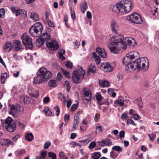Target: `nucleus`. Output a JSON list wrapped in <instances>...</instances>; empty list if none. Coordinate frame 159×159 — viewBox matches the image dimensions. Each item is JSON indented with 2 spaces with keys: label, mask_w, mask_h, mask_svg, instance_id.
<instances>
[{
  "label": "nucleus",
  "mask_w": 159,
  "mask_h": 159,
  "mask_svg": "<svg viewBox=\"0 0 159 159\" xmlns=\"http://www.w3.org/2000/svg\"><path fill=\"white\" fill-rule=\"evenodd\" d=\"M109 40L111 42L108 44V47L111 52L114 54L117 53L118 51L120 49H126L127 43L132 47H134L136 44L134 39L130 37L124 38L121 34L111 37Z\"/></svg>",
  "instance_id": "f257e3e1"
},
{
  "label": "nucleus",
  "mask_w": 159,
  "mask_h": 159,
  "mask_svg": "<svg viewBox=\"0 0 159 159\" xmlns=\"http://www.w3.org/2000/svg\"><path fill=\"white\" fill-rule=\"evenodd\" d=\"M110 9L116 12L128 13L132 8V3L129 0H122L116 5H111Z\"/></svg>",
  "instance_id": "f03ea898"
},
{
  "label": "nucleus",
  "mask_w": 159,
  "mask_h": 159,
  "mask_svg": "<svg viewBox=\"0 0 159 159\" xmlns=\"http://www.w3.org/2000/svg\"><path fill=\"white\" fill-rule=\"evenodd\" d=\"M52 75L50 71L44 67H41L37 72L36 76L34 77L33 82L38 84H41L51 78Z\"/></svg>",
  "instance_id": "7ed1b4c3"
},
{
  "label": "nucleus",
  "mask_w": 159,
  "mask_h": 159,
  "mask_svg": "<svg viewBox=\"0 0 159 159\" xmlns=\"http://www.w3.org/2000/svg\"><path fill=\"white\" fill-rule=\"evenodd\" d=\"M78 70L74 71L72 73V79L73 83L76 84L80 83L84 77L85 71L82 69L81 66L79 67Z\"/></svg>",
  "instance_id": "20e7f679"
},
{
  "label": "nucleus",
  "mask_w": 159,
  "mask_h": 159,
  "mask_svg": "<svg viewBox=\"0 0 159 159\" xmlns=\"http://www.w3.org/2000/svg\"><path fill=\"white\" fill-rule=\"evenodd\" d=\"M43 27L40 22H37L34 24L29 30V32L32 36L37 37L39 36L42 32Z\"/></svg>",
  "instance_id": "39448f33"
},
{
  "label": "nucleus",
  "mask_w": 159,
  "mask_h": 159,
  "mask_svg": "<svg viewBox=\"0 0 159 159\" xmlns=\"http://www.w3.org/2000/svg\"><path fill=\"white\" fill-rule=\"evenodd\" d=\"M3 125L6 130L9 132H13L16 129L15 121L10 117H7L5 120Z\"/></svg>",
  "instance_id": "423d86ee"
},
{
  "label": "nucleus",
  "mask_w": 159,
  "mask_h": 159,
  "mask_svg": "<svg viewBox=\"0 0 159 159\" xmlns=\"http://www.w3.org/2000/svg\"><path fill=\"white\" fill-rule=\"evenodd\" d=\"M126 20L133 23L141 24L143 22V20L140 16L137 13H134L126 17Z\"/></svg>",
  "instance_id": "0eeeda50"
},
{
  "label": "nucleus",
  "mask_w": 159,
  "mask_h": 159,
  "mask_svg": "<svg viewBox=\"0 0 159 159\" xmlns=\"http://www.w3.org/2000/svg\"><path fill=\"white\" fill-rule=\"evenodd\" d=\"M146 63L148 64V59L146 57L138 59L135 60L134 62L135 68L138 70L144 68L145 66Z\"/></svg>",
  "instance_id": "6e6552de"
},
{
  "label": "nucleus",
  "mask_w": 159,
  "mask_h": 159,
  "mask_svg": "<svg viewBox=\"0 0 159 159\" xmlns=\"http://www.w3.org/2000/svg\"><path fill=\"white\" fill-rule=\"evenodd\" d=\"M23 111V108L19 105H17L16 107L14 105H11L10 109L8 113L12 115L15 117H16L19 112L22 113Z\"/></svg>",
  "instance_id": "1a4fd4ad"
},
{
  "label": "nucleus",
  "mask_w": 159,
  "mask_h": 159,
  "mask_svg": "<svg viewBox=\"0 0 159 159\" xmlns=\"http://www.w3.org/2000/svg\"><path fill=\"white\" fill-rule=\"evenodd\" d=\"M23 43L27 48H31L33 47L32 39L31 38L26 34H24L21 37Z\"/></svg>",
  "instance_id": "9d476101"
},
{
  "label": "nucleus",
  "mask_w": 159,
  "mask_h": 159,
  "mask_svg": "<svg viewBox=\"0 0 159 159\" xmlns=\"http://www.w3.org/2000/svg\"><path fill=\"white\" fill-rule=\"evenodd\" d=\"M84 97L83 98L84 102L88 104L91 102L92 94L90 90L87 89H84L83 90Z\"/></svg>",
  "instance_id": "9b49d317"
},
{
  "label": "nucleus",
  "mask_w": 159,
  "mask_h": 159,
  "mask_svg": "<svg viewBox=\"0 0 159 159\" xmlns=\"http://www.w3.org/2000/svg\"><path fill=\"white\" fill-rule=\"evenodd\" d=\"M46 44L47 47L52 50H56L59 47L58 42L55 40L48 41Z\"/></svg>",
  "instance_id": "f8f14e48"
},
{
  "label": "nucleus",
  "mask_w": 159,
  "mask_h": 159,
  "mask_svg": "<svg viewBox=\"0 0 159 159\" xmlns=\"http://www.w3.org/2000/svg\"><path fill=\"white\" fill-rule=\"evenodd\" d=\"M110 28L112 32L115 34H117L119 30V25L115 20H111Z\"/></svg>",
  "instance_id": "ddd939ff"
},
{
  "label": "nucleus",
  "mask_w": 159,
  "mask_h": 159,
  "mask_svg": "<svg viewBox=\"0 0 159 159\" xmlns=\"http://www.w3.org/2000/svg\"><path fill=\"white\" fill-rule=\"evenodd\" d=\"M101 69L106 72H109L113 70V68L108 62L103 63L101 64Z\"/></svg>",
  "instance_id": "4468645a"
},
{
  "label": "nucleus",
  "mask_w": 159,
  "mask_h": 159,
  "mask_svg": "<svg viewBox=\"0 0 159 159\" xmlns=\"http://www.w3.org/2000/svg\"><path fill=\"white\" fill-rule=\"evenodd\" d=\"M0 142L2 145L3 146H9L11 145L12 146L14 145V143L9 139H1Z\"/></svg>",
  "instance_id": "2eb2a0df"
},
{
  "label": "nucleus",
  "mask_w": 159,
  "mask_h": 159,
  "mask_svg": "<svg viewBox=\"0 0 159 159\" xmlns=\"http://www.w3.org/2000/svg\"><path fill=\"white\" fill-rule=\"evenodd\" d=\"M132 61L133 59H138L139 57V54L136 52H130L127 54Z\"/></svg>",
  "instance_id": "dca6fc26"
},
{
  "label": "nucleus",
  "mask_w": 159,
  "mask_h": 159,
  "mask_svg": "<svg viewBox=\"0 0 159 159\" xmlns=\"http://www.w3.org/2000/svg\"><path fill=\"white\" fill-rule=\"evenodd\" d=\"M96 52L102 57L105 58L107 57V54L105 50L102 48L99 47L96 48Z\"/></svg>",
  "instance_id": "f3484780"
},
{
  "label": "nucleus",
  "mask_w": 159,
  "mask_h": 159,
  "mask_svg": "<svg viewBox=\"0 0 159 159\" xmlns=\"http://www.w3.org/2000/svg\"><path fill=\"white\" fill-rule=\"evenodd\" d=\"M11 10L14 13H15L16 16H18L20 13H23L24 14H26V11L23 9H19L16 8L14 7H11Z\"/></svg>",
  "instance_id": "a211bd4d"
},
{
  "label": "nucleus",
  "mask_w": 159,
  "mask_h": 159,
  "mask_svg": "<svg viewBox=\"0 0 159 159\" xmlns=\"http://www.w3.org/2000/svg\"><path fill=\"white\" fill-rule=\"evenodd\" d=\"M80 7L81 12L83 14L84 13L88 8V4L87 2L84 1V2L81 3Z\"/></svg>",
  "instance_id": "6ab92c4d"
},
{
  "label": "nucleus",
  "mask_w": 159,
  "mask_h": 159,
  "mask_svg": "<svg viewBox=\"0 0 159 159\" xmlns=\"http://www.w3.org/2000/svg\"><path fill=\"white\" fill-rule=\"evenodd\" d=\"M14 45L15 50L18 51L22 48H23L22 46L20 44V42L18 40H15L14 41Z\"/></svg>",
  "instance_id": "aec40b11"
},
{
  "label": "nucleus",
  "mask_w": 159,
  "mask_h": 159,
  "mask_svg": "<svg viewBox=\"0 0 159 159\" xmlns=\"http://www.w3.org/2000/svg\"><path fill=\"white\" fill-rule=\"evenodd\" d=\"M80 118L79 115H75L74 116L73 123V127L74 129H76L79 124Z\"/></svg>",
  "instance_id": "412c9836"
},
{
  "label": "nucleus",
  "mask_w": 159,
  "mask_h": 159,
  "mask_svg": "<svg viewBox=\"0 0 159 159\" xmlns=\"http://www.w3.org/2000/svg\"><path fill=\"white\" fill-rule=\"evenodd\" d=\"M122 61L123 63L125 65L132 63V62L134 63V62L131 60L130 57L127 54L126 56L123 58Z\"/></svg>",
  "instance_id": "4be33fe9"
},
{
  "label": "nucleus",
  "mask_w": 159,
  "mask_h": 159,
  "mask_svg": "<svg viewBox=\"0 0 159 159\" xmlns=\"http://www.w3.org/2000/svg\"><path fill=\"white\" fill-rule=\"evenodd\" d=\"M96 70V66L94 65L91 64L88 70V73L89 75H91L95 73Z\"/></svg>",
  "instance_id": "5701e85b"
},
{
  "label": "nucleus",
  "mask_w": 159,
  "mask_h": 159,
  "mask_svg": "<svg viewBox=\"0 0 159 159\" xmlns=\"http://www.w3.org/2000/svg\"><path fill=\"white\" fill-rule=\"evenodd\" d=\"M29 93L32 97L38 98L39 96V92L38 90H36L34 89L32 90L31 91H29Z\"/></svg>",
  "instance_id": "b1692460"
},
{
  "label": "nucleus",
  "mask_w": 159,
  "mask_h": 159,
  "mask_svg": "<svg viewBox=\"0 0 159 159\" xmlns=\"http://www.w3.org/2000/svg\"><path fill=\"white\" fill-rule=\"evenodd\" d=\"M30 17L32 20L34 22L36 21L39 20V15L34 12L31 13Z\"/></svg>",
  "instance_id": "393cba45"
},
{
  "label": "nucleus",
  "mask_w": 159,
  "mask_h": 159,
  "mask_svg": "<svg viewBox=\"0 0 159 159\" xmlns=\"http://www.w3.org/2000/svg\"><path fill=\"white\" fill-rule=\"evenodd\" d=\"M126 65V66L125 69L126 70L131 71L136 69L134 63H133V64L131 63Z\"/></svg>",
  "instance_id": "a878e982"
},
{
  "label": "nucleus",
  "mask_w": 159,
  "mask_h": 159,
  "mask_svg": "<svg viewBox=\"0 0 159 159\" xmlns=\"http://www.w3.org/2000/svg\"><path fill=\"white\" fill-rule=\"evenodd\" d=\"M40 37L45 42L46 41H48L50 39V35L48 33H44Z\"/></svg>",
  "instance_id": "bb28decb"
},
{
  "label": "nucleus",
  "mask_w": 159,
  "mask_h": 159,
  "mask_svg": "<svg viewBox=\"0 0 159 159\" xmlns=\"http://www.w3.org/2000/svg\"><path fill=\"white\" fill-rule=\"evenodd\" d=\"M93 57L94 59L95 62L97 64H99L101 61L100 57L97 55L95 52L93 53Z\"/></svg>",
  "instance_id": "cd10ccee"
},
{
  "label": "nucleus",
  "mask_w": 159,
  "mask_h": 159,
  "mask_svg": "<svg viewBox=\"0 0 159 159\" xmlns=\"http://www.w3.org/2000/svg\"><path fill=\"white\" fill-rule=\"evenodd\" d=\"M4 52H9L11 49V43L9 42L7 43L3 47Z\"/></svg>",
  "instance_id": "c85d7f7f"
},
{
  "label": "nucleus",
  "mask_w": 159,
  "mask_h": 159,
  "mask_svg": "<svg viewBox=\"0 0 159 159\" xmlns=\"http://www.w3.org/2000/svg\"><path fill=\"white\" fill-rule=\"evenodd\" d=\"M114 103L117 105L122 107L123 106L124 104V100L122 98V97H120L118 99L115 101Z\"/></svg>",
  "instance_id": "c756f323"
},
{
  "label": "nucleus",
  "mask_w": 159,
  "mask_h": 159,
  "mask_svg": "<svg viewBox=\"0 0 159 159\" xmlns=\"http://www.w3.org/2000/svg\"><path fill=\"white\" fill-rule=\"evenodd\" d=\"M7 77V74L6 72L1 74V80L2 84H4L5 83V80Z\"/></svg>",
  "instance_id": "7c9ffc66"
},
{
  "label": "nucleus",
  "mask_w": 159,
  "mask_h": 159,
  "mask_svg": "<svg viewBox=\"0 0 159 159\" xmlns=\"http://www.w3.org/2000/svg\"><path fill=\"white\" fill-rule=\"evenodd\" d=\"M100 86L103 87H108L110 86L109 82L106 80H102L99 81Z\"/></svg>",
  "instance_id": "2f4dec72"
},
{
  "label": "nucleus",
  "mask_w": 159,
  "mask_h": 159,
  "mask_svg": "<svg viewBox=\"0 0 159 159\" xmlns=\"http://www.w3.org/2000/svg\"><path fill=\"white\" fill-rule=\"evenodd\" d=\"M119 155V153L116 151H112L110 153V157L113 159H115Z\"/></svg>",
  "instance_id": "473e14b6"
},
{
  "label": "nucleus",
  "mask_w": 159,
  "mask_h": 159,
  "mask_svg": "<svg viewBox=\"0 0 159 159\" xmlns=\"http://www.w3.org/2000/svg\"><path fill=\"white\" fill-rule=\"evenodd\" d=\"M45 43V42L41 38H38L36 41V44L37 46L40 47L42 45Z\"/></svg>",
  "instance_id": "72a5a7b5"
},
{
  "label": "nucleus",
  "mask_w": 159,
  "mask_h": 159,
  "mask_svg": "<svg viewBox=\"0 0 159 159\" xmlns=\"http://www.w3.org/2000/svg\"><path fill=\"white\" fill-rule=\"evenodd\" d=\"M48 84L50 87L54 88L57 85V83L56 80H52L49 81Z\"/></svg>",
  "instance_id": "f704fd0d"
},
{
  "label": "nucleus",
  "mask_w": 159,
  "mask_h": 159,
  "mask_svg": "<svg viewBox=\"0 0 159 159\" xmlns=\"http://www.w3.org/2000/svg\"><path fill=\"white\" fill-rule=\"evenodd\" d=\"M22 99L25 103H30L33 101V99L27 97H22Z\"/></svg>",
  "instance_id": "c9c22d12"
},
{
  "label": "nucleus",
  "mask_w": 159,
  "mask_h": 159,
  "mask_svg": "<svg viewBox=\"0 0 159 159\" xmlns=\"http://www.w3.org/2000/svg\"><path fill=\"white\" fill-rule=\"evenodd\" d=\"M25 139L28 141H30L34 139L32 133H28L25 136Z\"/></svg>",
  "instance_id": "e433bc0d"
},
{
  "label": "nucleus",
  "mask_w": 159,
  "mask_h": 159,
  "mask_svg": "<svg viewBox=\"0 0 159 159\" xmlns=\"http://www.w3.org/2000/svg\"><path fill=\"white\" fill-rule=\"evenodd\" d=\"M101 156L100 152H96L93 153L92 156V158L94 159H98Z\"/></svg>",
  "instance_id": "4c0bfd02"
},
{
  "label": "nucleus",
  "mask_w": 159,
  "mask_h": 159,
  "mask_svg": "<svg viewBox=\"0 0 159 159\" xmlns=\"http://www.w3.org/2000/svg\"><path fill=\"white\" fill-rule=\"evenodd\" d=\"M43 112L45 113V114L46 116H51L52 115V112L50 110L49 107H48L44 108Z\"/></svg>",
  "instance_id": "58836bf2"
},
{
  "label": "nucleus",
  "mask_w": 159,
  "mask_h": 159,
  "mask_svg": "<svg viewBox=\"0 0 159 159\" xmlns=\"http://www.w3.org/2000/svg\"><path fill=\"white\" fill-rule=\"evenodd\" d=\"M112 149L115 150L119 152H121L122 151L123 148L119 146H115L112 147Z\"/></svg>",
  "instance_id": "ea45409f"
},
{
  "label": "nucleus",
  "mask_w": 159,
  "mask_h": 159,
  "mask_svg": "<svg viewBox=\"0 0 159 159\" xmlns=\"http://www.w3.org/2000/svg\"><path fill=\"white\" fill-rule=\"evenodd\" d=\"M61 70L64 74L67 77L70 78V73L65 70L63 68H61Z\"/></svg>",
  "instance_id": "a19ab883"
},
{
  "label": "nucleus",
  "mask_w": 159,
  "mask_h": 159,
  "mask_svg": "<svg viewBox=\"0 0 159 159\" xmlns=\"http://www.w3.org/2000/svg\"><path fill=\"white\" fill-rule=\"evenodd\" d=\"M92 140V139L91 138H88L87 139H86L84 140L80 141H79V142L81 143L82 144H85L88 143Z\"/></svg>",
  "instance_id": "79ce46f5"
},
{
  "label": "nucleus",
  "mask_w": 159,
  "mask_h": 159,
  "mask_svg": "<svg viewBox=\"0 0 159 159\" xmlns=\"http://www.w3.org/2000/svg\"><path fill=\"white\" fill-rule=\"evenodd\" d=\"M48 156L52 159H56V154L52 152H50L48 153Z\"/></svg>",
  "instance_id": "37998d69"
},
{
  "label": "nucleus",
  "mask_w": 159,
  "mask_h": 159,
  "mask_svg": "<svg viewBox=\"0 0 159 159\" xmlns=\"http://www.w3.org/2000/svg\"><path fill=\"white\" fill-rule=\"evenodd\" d=\"M106 146H109L112 145V143L110 139H106L104 140Z\"/></svg>",
  "instance_id": "c03bdc74"
},
{
  "label": "nucleus",
  "mask_w": 159,
  "mask_h": 159,
  "mask_svg": "<svg viewBox=\"0 0 159 159\" xmlns=\"http://www.w3.org/2000/svg\"><path fill=\"white\" fill-rule=\"evenodd\" d=\"M5 11L3 8H1L0 9V18L4 17Z\"/></svg>",
  "instance_id": "a18cd8bd"
},
{
  "label": "nucleus",
  "mask_w": 159,
  "mask_h": 159,
  "mask_svg": "<svg viewBox=\"0 0 159 159\" xmlns=\"http://www.w3.org/2000/svg\"><path fill=\"white\" fill-rule=\"evenodd\" d=\"M96 145V143L94 141L91 142L89 144V149H91L94 148L95 147Z\"/></svg>",
  "instance_id": "49530a36"
},
{
  "label": "nucleus",
  "mask_w": 159,
  "mask_h": 159,
  "mask_svg": "<svg viewBox=\"0 0 159 159\" xmlns=\"http://www.w3.org/2000/svg\"><path fill=\"white\" fill-rule=\"evenodd\" d=\"M54 109L56 111V112L57 113L56 115L57 116H58L60 113V109L59 107L58 106H56L54 107Z\"/></svg>",
  "instance_id": "de8ad7c7"
},
{
  "label": "nucleus",
  "mask_w": 159,
  "mask_h": 159,
  "mask_svg": "<svg viewBox=\"0 0 159 159\" xmlns=\"http://www.w3.org/2000/svg\"><path fill=\"white\" fill-rule=\"evenodd\" d=\"M65 66L68 68L71 69L72 68V63L70 61H66V62Z\"/></svg>",
  "instance_id": "09e8293b"
},
{
  "label": "nucleus",
  "mask_w": 159,
  "mask_h": 159,
  "mask_svg": "<svg viewBox=\"0 0 159 159\" xmlns=\"http://www.w3.org/2000/svg\"><path fill=\"white\" fill-rule=\"evenodd\" d=\"M70 9L71 11V15L72 18L73 20H75V19L76 18L75 12L74 11H72V7H70Z\"/></svg>",
  "instance_id": "8fccbe9b"
},
{
  "label": "nucleus",
  "mask_w": 159,
  "mask_h": 159,
  "mask_svg": "<svg viewBox=\"0 0 159 159\" xmlns=\"http://www.w3.org/2000/svg\"><path fill=\"white\" fill-rule=\"evenodd\" d=\"M43 101L44 103H47L50 101V98L48 97H46L43 98Z\"/></svg>",
  "instance_id": "3c124183"
},
{
  "label": "nucleus",
  "mask_w": 159,
  "mask_h": 159,
  "mask_svg": "<svg viewBox=\"0 0 159 159\" xmlns=\"http://www.w3.org/2000/svg\"><path fill=\"white\" fill-rule=\"evenodd\" d=\"M102 97L101 95L99 94H97L96 96V99L98 102H100L102 101Z\"/></svg>",
  "instance_id": "603ef678"
},
{
  "label": "nucleus",
  "mask_w": 159,
  "mask_h": 159,
  "mask_svg": "<svg viewBox=\"0 0 159 159\" xmlns=\"http://www.w3.org/2000/svg\"><path fill=\"white\" fill-rule=\"evenodd\" d=\"M59 156L61 158L65 159V158L67 157L64 153L62 152H60L59 153Z\"/></svg>",
  "instance_id": "864d4df0"
},
{
  "label": "nucleus",
  "mask_w": 159,
  "mask_h": 159,
  "mask_svg": "<svg viewBox=\"0 0 159 159\" xmlns=\"http://www.w3.org/2000/svg\"><path fill=\"white\" fill-rule=\"evenodd\" d=\"M127 123L128 125L130 124L134 126L136 125V124L134 122V121L133 120L131 119H128L127 120Z\"/></svg>",
  "instance_id": "5fc2aeb1"
},
{
  "label": "nucleus",
  "mask_w": 159,
  "mask_h": 159,
  "mask_svg": "<svg viewBox=\"0 0 159 159\" xmlns=\"http://www.w3.org/2000/svg\"><path fill=\"white\" fill-rule=\"evenodd\" d=\"M65 84L67 86V90L68 92L70 90V85L69 82L68 81L66 80L65 81Z\"/></svg>",
  "instance_id": "6e6d98bb"
},
{
  "label": "nucleus",
  "mask_w": 159,
  "mask_h": 159,
  "mask_svg": "<svg viewBox=\"0 0 159 159\" xmlns=\"http://www.w3.org/2000/svg\"><path fill=\"white\" fill-rule=\"evenodd\" d=\"M16 123L17 125L19 126L22 129H24L25 127L24 125L20 123L19 121H17L16 122Z\"/></svg>",
  "instance_id": "4d7b16f0"
},
{
  "label": "nucleus",
  "mask_w": 159,
  "mask_h": 159,
  "mask_svg": "<svg viewBox=\"0 0 159 159\" xmlns=\"http://www.w3.org/2000/svg\"><path fill=\"white\" fill-rule=\"evenodd\" d=\"M51 143L50 142H47L45 143L44 146V149H48L49 146L51 145Z\"/></svg>",
  "instance_id": "13d9d810"
},
{
  "label": "nucleus",
  "mask_w": 159,
  "mask_h": 159,
  "mask_svg": "<svg viewBox=\"0 0 159 159\" xmlns=\"http://www.w3.org/2000/svg\"><path fill=\"white\" fill-rule=\"evenodd\" d=\"M20 72L17 71H14L13 72V75L15 78L18 77L19 75Z\"/></svg>",
  "instance_id": "bf43d9fd"
},
{
  "label": "nucleus",
  "mask_w": 159,
  "mask_h": 159,
  "mask_svg": "<svg viewBox=\"0 0 159 159\" xmlns=\"http://www.w3.org/2000/svg\"><path fill=\"white\" fill-rule=\"evenodd\" d=\"M99 145L101 147H104L106 146L105 144V142L104 140H103L101 141H99L98 142Z\"/></svg>",
  "instance_id": "052dcab7"
},
{
  "label": "nucleus",
  "mask_w": 159,
  "mask_h": 159,
  "mask_svg": "<svg viewBox=\"0 0 159 159\" xmlns=\"http://www.w3.org/2000/svg\"><path fill=\"white\" fill-rule=\"evenodd\" d=\"M152 136L149 138L152 141H153L156 137V134L155 133L151 134Z\"/></svg>",
  "instance_id": "680f3d73"
},
{
  "label": "nucleus",
  "mask_w": 159,
  "mask_h": 159,
  "mask_svg": "<svg viewBox=\"0 0 159 159\" xmlns=\"http://www.w3.org/2000/svg\"><path fill=\"white\" fill-rule=\"evenodd\" d=\"M62 78V76L60 73H58L57 75V80L59 81L61 80Z\"/></svg>",
  "instance_id": "e2e57ef3"
},
{
  "label": "nucleus",
  "mask_w": 159,
  "mask_h": 159,
  "mask_svg": "<svg viewBox=\"0 0 159 159\" xmlns=\"http://www.w3.org/2000/svg\"><path fill=\"white\" fill-rule=\"evenodd\" d=\"M78 107V105L77 104H74L71 107V110L72 111H74Z\"/></svg>",
  "instance_id": "0e129e2a"
},
{
  "label": "nucleus",
  "mask_w": 159,
  "mask_h": 159,
  "mask_svg": "<svg viewBox=\"0 0 159 159\" xmlns=\"http://www.w3.org/2000/svg\"><path fill=\"white\" fill-rule=\"evenodd\" d=\"M86 16L89 19H91L92 17V16L91 13L90 11H87L86 13Z\"/></svg>",
  "instance_id": "69168bd1"
},
{
  "label": "nucleus",
  "mask_w": 159,
  "mask_h": 159,
  "mask_svg": "<svg viewBox=\"0 0 159 159\" xmlns=\"http://www.w3.org/2000/svg\"><path fill=\"white\" fill-rule=\"evenodd\" d=\"M100 118V115L99 114H96L94 118L95 121H98Z\"/></svg>",
  "instance_id": "338daca9"
},
{
  "label": "nucleus",
  "mask_w": 159,
  "mask_h": 159,
  "mask_svg": "<svg viewBox=\"0 0 159 159\" xmlns=\"http://www.w3.org/2000/svg\"><path fill=\"white\" fill-rule=\"evenodd\" d=\"M47 22L48 23V24L49 26L52 27H54V25L53 22L50 21V20L47 21Z\"/></svg>",
  "instance_id": "774afa93"
}]
</instances>
